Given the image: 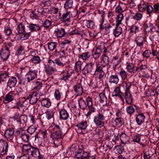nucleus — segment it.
<instances>
[{"label": "nucleus", "mask_w": 159, "mask_h": 159, "mask_svg": "<svg viewBox=\"0 0 159 159\" xmlns=\"http://www.w3.org/2000/svg\"><path fill=\"white\" fill-rule=\"evenodd\" d=\"M54 112L53 111H48L46 112V117L50 120L54 117Z\"/></svg>", "instance_id": "43"}, {"label": "nucleus", "mask_w": 159, "mask_h": 159, "mask_svg": "<svg viewBox=\"0 0 159 159\" xmlns=\"http://www.w3.org/2000/svg\"><path fill=\"white\" fill-rule=\"evenodd\" d=\"M100 98V103L103 106H107V98L105 94L103 93H101L99 94Z\"/></svg>", "instance_id": "23"}, {"label": "nucleus", "mask_w": 159, "mask_h": 159, "mask_svg": "<svg viewBox=\"0 0 159 159\" xmlns=\"http://www.w3.org/2000/svg\"><path fill=\"white\" fill-rule=\"evenodd\" d=\"M31 154L32 156L36 157L39 156L40 152L38 148L36 147L32 146L30 149V152L28 154Z\"/></svg>", "instance_id": "16"}, {"label": "nucleus", "mask_w": 159, "mask_h": 159, "mask_svg": "<svg viewBox=\"0 0 159 159\" xmlns=\"http://www.w3.org/2000/svg\"><path fill=\"white\" fill-rule=\"evenodd\" d=\"M108 75L109 76V80L110 83L116 84L118 83L119 79L117 75H111L109 73H108Z\"/></svg>", "instance_id": "18"}, {"label": "nucleus", "mask_w": 159, "mask_h": 159, "mask_svg": "<svg viewBox=\"0 0 159 159\" xmlns=\"http://www.w3.org/2000/svg\"><path fill=\"white\" fill-rule=\"evenodd\" d=\"M53 62L54 64H56L60 67H68L69 61L66 57H63L55 59Z\"/></svg>", "instance_id": "5"}, {"label": "nucleus", "mask_w": 159, "mask_h": 159, "mask_svg": "<svg viewBox=\"0 0 159 159\" xmlns=\"http://www.w3.org/2000/svg\"><path fill=\"white\" fill-rule=\"evenodd\" d=\"M55 98L57 100H59L61 97V93L58 90H56L54 94Z\"/></svg>", "instance_id": "61"}, {"label": "nucleus", "mask_w": 159, "mask_h": 159, "mask_svg": "<svg viewBox=\"0 0 159 159\" xmlns=\"http://www.w3.org/2000/svg\"><path fill=\"white\" fill-rule=\"evenodd\" d=\"M127 70L129 73L134 72V66L132 63H127L126 66Z\"/></svg>", "instance_id": "34"}, {"label": "nucleus", "mask_w": 159, "mask_h": 159, "mask_svg": "<svg viewBox=\"0 0 159 159\" xmlns=\"http://www.w3.org/2000/svg\"><path fill=\"white\" fill-rule=\"evenodd\" d=\"M101 52V50L100 49L97 48L96 49V51L93 55V58L95 60H97L99 58Z\"/></svg>", "instance_id": "38"}, {"label": "nucleus", "mask_w": 159, "mask_h": 159, "mask_svg": "<svg viewBox=\"0 0 159 159\" xmlns=\"http://www.w3.org/2000/svg\"><path fill=\"white\" fill-rule=\"evenodd\" d=\"M116 126L120 127L124 124L123 119L121 118H116L114 120Z\"/></svg>", "instance_id": "37"}, {"label": "nucleus", "mask_w": 159, "mask_h": 159, "mask_svg": "<svg viewBox=\"0 0 159 159\" xmlns=\"http://www.w3.org/2000/svg\"><path fill=\"white\" fill-rule=\"evenodd\" d=\"M20 136L24 141L27 142L29 141L30 136L27 134L22 133Z\"/></svg>", "instance_id": "45"}, {"label": "nucleus", "mask_w": 159, "mask_h": 159, "mask_svg": "<svg viewBox=\"0 0 159 159\" xmlns=\"http://www.w3.org/2000/svg\"><path fill=\"white\" fill-rule=\"evenodd\" d=\"M55 32H56L58 38H61L64 36L65 34L64 29H61V30H58Z\"/></svg>", "instance_id": "36"}, {"label": "nucleus", "mask_w": 159, "mask_h": 159, "mask_svg": "<svg viewBox=\"0 0 159 159\" xmlns=\"http://www.w3.org/2000/svg\"><path fill=\"white\" fill-rule=\"evenodd\" d=\"M78 103L80 108L82 110H85L88 106L89 111L86 114L87 118H90L95 112L96 108L93 103L92 99L91 98L87 97L85 100L81 98L79 99Z\"/></svg>", "instance_id": "1"}, {"label": "nucleus", "mask_w": 159, "mask_h": 159, "mask_svg": "<svg viewBox=\"0 0 159 159\" xmlns=\"http://www.w3.org/2000/svg\"><path fill=\"white\" fill-rule=\"evenodd\" d=\"M32 146L29 145L25 144L23 146V151L26 153H29L30 152V149Z\"/></svg>", "instance_id": "49"}, {"label": "nucleus", "mask_w": 159, "mask_h": 159, "mask_svg": "<svg viewBox=\"0 0 159 159\" xmlns=\"http://www.w3.org/2000/svg\"><path fill=\"white\" fill-rule=\"evenodd\" d=\"M41 26L38 25L30 23L29 24L28 27L31 32L37 31L39 30Z\"/></svg>", "instance_id": "20"}, {"label": "nucleus", "mask_w": 159, "mask_h": 159, "mask_svg": "<svg viewBox=\"0 0 159 159\" xmlns=\"http://www.w3.org/2000/svg\"><path fill=\"white\" fill-rule=\"evenodd\" d=\"M12 46L13 45L11 43H7L5 47H3V48L10 52L11 50L12 49Z\"/></svg>", "instance_id": "59"}, {"label": "nucleus", "mask_w": 159, "mask_h": 159, "mask_svg": "<svg viewBox=\"0 0 159 159\" xmlns=\"http://www.w3.org/2000/svg\"><path fill=\"white\" fill-rule=\"evenodd\" d=\"M70 11H68L66 13L63 14L61 18V21L64 22L69 21L70 18Z\"/></svg>", "instance_id": "24"}, {"label": "nucleus", "mask_w": 159, "mask_h": 159, "mask_svg": "<svg viewBox=\"0 0 159 159\" xmlns=\"http://www.w3.org/2000/svg\"><path fill=\"white\" fill-rule=\"evenodd\" d=\"M73 2L72 0H68L64 4V7L66 9H68L72 8L73 6Z\"/></svg>", "instance_id": "29"}, {"label": "nucleus", "mask_w": 159, "mask_h": 159, "mask_svg": "<svg viewBox=\"0 0 159 159\" xmlns=\"http://www.w3.org/2000/svg\"><path fill=\"white\" fill-rule=\"evenodd\" d=\"M83 151L82 149L79 148L76 152V157L78 158H81Z\"/></svg>", "instance_id": "47"}, {"label": "nucleus", "mask_w": 159, "mask_h": 159, "mask_svg": "<svg viewBox=\"0 0 159 159\" xmlns=\"http://www.w3.org/2000/svg\"><path fill=\"white\" fill-rule=\"evenodd\" d=\"M36 129V127L33 125H31L29 127L27 131L30 134H32L35 132Z\"/></svg>", "instance_id": "50"}, {"label": "nucleus", "mask_w": 159, "mask_h": 159, "mask_svg": "<svg viewBox=\"0 0 159 159\" xmlns=\"http://www.w3.org/2000/svg\"><path fill=\"white\" fill-rule=\"evenodd\" d=\"M70 76V74L67 71V73L64 74L63 75V77L61 79V80H63L66 81L68 80Z\"/></svg>", "instance_id": "56"}, {"label": "nucleus", "mask_w": 159, "mask_h": 159, "mask_svg": "<svg viewBox=\"0 0 159 159\" xmlns=\"http://www.w3.org/2000/svg\"><path fill=\"white\" fill-rule=\"evenodd\" d=\"M56 53L57 55L59 56L60 57H63L65 55V52L64 50H61L60 51L57 52V50H56Z\"/></svg>", "instance_id": "62"}, {"label": "nucleus", "mask_w": 159, "mask_h": 159, "mask_svg": "<svg viewBox=\"0 0 159 159\" xmlns=\"http://www.w3.org/2000/svg\"><path fill=\"white\" fill-rule=\"evenodd\" d=\"M94 63L90 62L89 64H87L84 67L82 70V73L83 75H86L91 72L93 70V66Z\"/></svg>", "instance_id": "11"}, {"label": "nucleus", "mask_w": 159, "mask_h": 159, "mask_svg": "<svg viewBox=\"0 0 159 159\" xmlns=\"http://www.w3.org/2000/svg\"><path fill=\"white\" fill-rule=\"evenodd\" d=\"M122 29L119 25H116V27L114 30L113 34L115 37H118L122 33Z\"/></svg>", "instance_id": "25"}, {"label": "nucleus", "mask_w": 159, "mask_h": 159, "mask_svg": "<svg viewBox=\"0 0 159 159\" xmlns=\"http://www.w3.org/2000/svg\"><path fill=\"white\" fill-rule=\"evenodd\" d=\"M37 71L36 70L30 71L25 75L27 82L34 79L37 76Z\"/></svg>", "instance_id": "12"}, {"label": "nucleus", "mask_w": 159, "mask_h": 159, "mask_svg": "<svg viewBox=\"0 0 159 159\" xmlns=\"http://www.w3.org/2000/svg\"><path fill=\"white\" fill-rule=\"evenodd\" d=\"M51 133V137L54 139V144L56 147L61 144V139L62 138V129L59 125H55L50 127L48 129Z\"/></svg>", "instance_id": "2"}, {"label": "nucleus", "mask_w": 159, "mask_h": 159, "mask_svg": "<svg viewBox=\"0 0 159 159\" xmlns=\"http://www.w3.org/2000/svg\"><path fill=\"white\" fill-rule=\"evenodd\" d=\"M14 130L13 128H8L5 131V137L9 141L13 142Z\"/></svg>", "instance_id": "6"}, {"label": "nucleus", "mask_w": 159, "mask_h": 159, "mask_svg": "<svg viewBox=\"0 0 159 159\" xmlns=\"http://www.w3.org/2000/svg\"><path fill=\"white\" fill-rule=\"evenodd\" d=\"M4 32L6 35L9 36L12 33V31L10 27L7 26L5 27Z\"/></svg>", "instance_id": "48"}, {"label": "nucleus", "mask_w": 159, "mask_h": 159, "mask_svg": "<svg viewBox=\"0 0 159 159\" xmlns=\"http://www.w3.org/2000/svg\"><path fill=\"white\" fill-rule=\"evenodd\" d=\"M41 93L39 92L33 93L32 94H30L27 99L30 98V102L31 104H34L36 103L38 100L40 98Z\"/></svg>", "instance_id": "8"}, {"label": "nucleus", "mask_w": 159, "mask_h": 159, "mask_svg": "<svg viewBox=\"0 0 159 159\" xmlns=\"http://www.w3.org/2000/svg\"><path fill=\"white\" fill-rule=\"evenodd\" d=\"M42 106L47 108L49 107L51 105V102L49 99L45 98L41 101Z\"/></svg>", "instance_id": "30"}, {"label": "nucleus", "mask_w": 159, "mask_h": 159, "mask_svg": "<svg viewBox=\"0 0 159 159\" xmlns=\"http://www.w3.org/2000/svg\"><path fill=\"white\" fill-rule=\"evenodd\" d=\"M113 93L115 96H119L120 98H123V96H122V93L121 91L120 86L116 87Z\"/></svg>", "instance_id": "28"}, {"label": "nucleus", "mask_w": 159, "mask_h": 159, "mask_svg": "<svg viewBox=\"0 0 159 159\" xmlns=\"http://www.w3.org/2000/svg\"><path fill=\"white\" fill-rule=\"evenodd\" d=\"M8 145L7 142L3 140H0V154L1 155L5 154L7 152Z\"/></svg>", "instance_id": "9"}, {"label": "nucleus", "mask_w": 159, "mask_h": 159, "mask_svg": "<svg viewBox=\"0 0 159 159\" xmlns=\"http://www.w3.org/2000/svg\"><path fill=\"white\" fill-rule=\"evenodd\" d=\"M24 92V89L21 86H18L16 89V96H18L19 94Z\"/></svg>", "instance_id": "58"}, {"label": "nucleus", "mask_w": 159, "mask_h": 159, "mask_svg": "<svg viewBox=\"0 0 159 159\" xmlns=\"http://www.w3.org/2000/svg\"><path fill=\"white\" fill-rule=\"evenodd\" d=\"M44 69L46 73L48 75H51L57 71L53 61L51 59L48 60L47 65L45 66Z\"/></svg>", "instance_id": "4"}, {"label": "nucleus", "mask_w": 159, "mask_h": 159, "mask_svg": "<svg viewBox=\"0 0 159 159\" xmlns=\"http://www.w3.org/2000/svg\"><path fill=\"white\" fill-rule=\"evenodd\" d=\"M86 26L88 28H92L94 26V23L90 20H88L86 23Z\"/></svg>", "instance_id": "53"}, {"label": "nucleus", "mask_w": 159, "mask_h": 159, "mask_svg": "<svg viewBox=\"0 0 159 159\" xmlns=\"http://www.w3.org/2000/svg\"><path fill=\"white\" fill-rule=\"evenodd\" d=\"M126 110L128 113L131 114L135 111V109L132 106H129L126 108Z\"/></svg>", "instance_id": "52"}, {"label": "nucleus", "mask_w": 159, "mask_h": 159, "mask_svg": "<svg viewBox=\"0 0 159 159\" xmlns=\"http://www.w3.org/2000/svg\"><path fill=\"white\" fill-rule=\"evenodd\" d=\"M21 121L24 123H25L27 121V116L25 115H23L20 116V118H19L18 120H17L19 122H21Z\"/></svg>", "instance_id": "51"}, {"label": "nucleus", "mask_w": 159, "mask_h": 159, "mask_svg": "<svg viewBox=\"0 0 159 159\" xmlns=\"http://www.w3.org/2000/svg\"><path fill=\"white\" fill-rule=\"evenodd\" d=\"M16 96V92L15 91H11L6 95L4 101H5L6 102H5L6 103L10 102L14 100Z\"/></svg>", "instance_id": "10"}, {"label": "nucleus", "mask_w": 159, "mask_h": 159, "mask_svg": "<svg viewBox=\"0 0 159 159\" xmlns=\"http://www.w3.org/2000/svg\"><path fill=\"white\" fill-rule=\"evenodd\" d=\"M56 43L54 42H51L48 43V48L51 51L54 49L57 46Z\"/></svg>", "instance_id": "42"}, {"label": "nucleus", "mask_w": 159, "mask_h": 159, "mask_svg": "<svg viewBox=\"0 0 159 159\" xmlns=\"http://www.w3.org/2000/svg\"><path fill=\"white\" fill-rule=\"evenodd\" d=\"M122 96H123V98H120L123 99L124 98H125L126 99V102L128 104H130L132 103L133 98H132L131 94L129 91L125 90V95H124L122 93Z\"/></svg>", "instance_id": "13"}, {"label": "nucleus", "mask_w": 159, "mask_h": 159, "mask_svg": "<svg viewBox=\"0 0 159 159\" xmlns=\"http://www.w3.org/2000/svg\"><path fill=\"white\" fill-rule=\"evenodd\" d=\"M18 34H16L18 35L19 34H22L25 31V26L23 24L20 23L18 25L17 28L16 29Z\"/></svg>", "instance_id": "33"}, {"label": "nucleus", "mask_w": 159, "mask_h": 159, "mask_svg": "<svg viewBox=\"0 0 159 159\" xmlns=\"http://www.w3.org/2000/svg\"><path fill=\"white\" fill-rule=\"evenodd\" d=\"M139 27L135 25H133L130 28V32L136 33L139 31Z\"/></svg>", "instance_id": "46"}, {"label": "nucleus", "mask_w": 159, "mask_h": 159, "mask_svg": "<svg viewBox=\"0 0 159 159\" xmlns=\"http://www.w3.org/2000/svg\"><path fill=\"white\" fill-rule=\"evenodd\" d=\"M87 126V121H83L77 124L76 126L81 130H84L86 128Z\"/></svg>", "instance_id": "31"}, {"label": "nucleus", "mask_w": 159, "mask_h": 159, "mask_svg": "<svg viewBox=\"0 0 159 159\" xmlns=\"http://www.w3.org/2000/svg\"><path fill=\"white\" fill-rule=\"evenodd\" d=\"M145 118V116L143 114H138L136 116V121L138 125H140L144 122Z\"/></svg>", "instance_id": "17"}, {"label": "nucleus", "mask_w": 159, "mask_h": 159, "mask_svg": "<svg viewBox=\"0 0 159 159\" xmlns=\"http://www.w3.org/2000/svg\"><path fill=\"white\" fill-rule=\"evenodd\" d=\"M90 157L89 153L88 152L83 151L81 158L82 159H88Z\"/></svg>", "instance_id": "55"}, {"label": "nucleus", "mask_w": 159, "mask_h": 159, "mask_svg": "<svg viewBox=\"0 0 159 159\" xmlns=\"http://www.w3.org/2000/svg\"><path fill=\"white\" fill-rule=\"evenodd\" d=\"M141 139V136L139 134H136L134 135L133 138V140L134 142L139 143Z\"/></svg>", "instance_id": "63"}, {"label": "nucleus", "mask_w": 159, "mask_h": 159, "mask_svg": "<svg viewBox=\"0 0 159 159\" xmlns=\"http://www.w3.org/2000/svg\"><path fill=\"white\" fill-rule=\"evenodd\" d=\"M17 82V80L16 77H11L8 80L7 85L10 88H12L15 86Z\"/></svg>", "instance_id": "19"}, {"label": "nucleus", "mask_w": 159, "mask_h": 159, "mask_svg": "<svg viewBox=\"0 0 159 159\" xmlns=\"http://www.w3.org/2000/svg\"><path fill=\"white\" fill-rule=\"evenodd\" d=\"M123 17V15L122 13L119 14L118 15L116 19V25H119L121 24V22Z\"/></svg>", "instance_id": "35"}, {"label": "nucleus", "mask_w": 159, "mask_h": 159, "mask_svg": "<svg viewBox=\"0 0 159 159\" xmlns=\"http://www.w3.org/2000/svg\"><path fill=\"white\" fill-rule=\"evenodd\" d=\"M51 24L52 22L50 20L46 19L43 24V26L46 28H48L51 26Z\"/></svg>", "instance_id": "60"}, {"label": "nucleus", "mask_w": 159, "mask_h": 159, "mask_svg": "<svg viewBox=\"0 0 159 159\" xmlns=\"http://www.w3.org/2000/svg\"><path fill=\"white\" fill-rule=\"evenodd\" d=\"M0 57L4 60H6L8 58L10 55L9 51L2 48L0 52Z\"/></svg>", "instance_id": "14"}, {"label": "nucleus", "mask_w": 159, "mask_h": 159, "mask_svg": "<svg viewBox=\"0 0 159 159\" xmlns=\"http://www.w3.org/2000/svg\"><path fill=\"white\" fill-rule=\"evenodd\" d=\"M82 63L80 61H78L76 62L75 66V69L77 72H79L81 70Z\"/></svg>", "instance_id": "39"}, {"label": "nucleus", "mask_w": 159, "mask_h": 159, "mask_svg": "<svg viewBox=\"0 0 159 159\" xmlns=\"http://www.w3.org/2000/svg\"><path fill=\"white\" fill-rule=\"evenodd\" d=\"M151 54V51L148 49H147L143 52V55L144 57L148 58L149 57Z\"/></svg>", "instance_id": "57"}, {"label": "nucleus", "mask_w": 159, "mask_h": 159, "mask_svg": "<svg viewBox=\"0 0 159 159\" xmlns=\"http://www.w3.org/2000/svg\"><path fill=\"white\" fill-rule=\"evenodd\" d=\"M74 91L78 95L81 94L83 92V88L80 83H77L74 87Z\"/></svg>", "instance_id": "21"}, {"label": "nucleus", "mask_w": 159, "mask_h": 159, "mask_svg": "<svg viewBox=\"0 0 159 159\" xmlns=\"http://www.w3.org/2000/svg\"><path fill=\"white\" fill-rule=\"evenodd\" d=\"M9 77V73L6 72H1L0 73V83L1 81L4 82L6 81Z\"/></svg>", "instance_id": "27"}, {"label": "nucleus", "mask_w": 159, "mask_h": 159, "mask_svg": "<svg viewBox=\"0 0 159 159\" xmlns=\"http://www.w3.org/2000/svg\"><path fill=\"white\" fill-rule=\"evenodd\" d=\"M60 118L63 120H66L69 117V113L64 109H61L59 111Z\"/></svg>", "instance_id": "15"}, {"label": "nucleus", "mask_w": 159, "mask_h": 159, "mask_svg": "<svg viewBox=\"0 0 159 159\" xmlns=\"http://www.w3.org/2000/svg\"><path fill=\"white\" fill-rule=\"evenodd\" d=\"M119 75L121 77L122 79L124 80L127 78L128 74L125 70L122 69L120 72Z\"/></svg>", "instance_id": "41"}, {"label": "nucleus", "mask_w": 159, "mask_h": 159, "mask_svg": "<svg viewBox=\"0 0 159 159\" xmlns=\"http://www.w3.org/2000/svg\"><path fill=\"white\" fill-rule=\"evenodd\" d=\"M108 111L106 110L102 109L95 115L93 118V122L98 126H103L104 124V120L108 116Z\"/></svg>", "instance_id": "3"}, {"label": "nucleus", "mask_w": 159, "mask_h": 159, "mask_svg": "<svg viewBox=\"0 0 159 159\" xmlns=\"http://www.w3.org/2000/svg\"><path fill=\"white\" fill-rule=\"evenodd\" d=\"M33 63L34 64H38L41 61V59L38 56L34 57L31 60Z\"/></svg>", "instance_id": "44"}, {"label": "nucleus", "mask_w": 159, "mask_h": 159, "mask_svg": "<svg viewBox=\"0 0 159 159\" xmlns=\"http://www.w3.org/2000/svg\"><path fill=\"white\" fill-rule=\"evenodd\" d=\"M91 56V54L89 52H86L80 55L79 57L81 58L82 59L84 60H87Z\"/></svg>", "instance_id": "40"}, {"label": "nucleus", "mask_w": 159, "mask_h": 159, "mask_svg": "<svg viewBox=\"0 0 159 159\" xmlns=\"http://www.w3.org/2000/svg\"><path fill=\"white\" fill-rule=\"evenodd\" d=\"M102 57V60L101 62L102 64V66L105 67L106 66L109 64L110 59L109 57L106 55V53L103 54Z\"/></svg>", "instance_id": "22"}, {"label": "nucleus", "mask_w": 159, "mask_h": 159, "mask_svg": "<svg viewBox=\"0 0 159 159\" xmlns=\"http://www.w3.org/2000/svg\"><path fill=\"white\" fill-rule=\"evenodd\" d=\"M104 67V66L102 65H97L94 75L99 79L102 78L105 75V73L103 70Z\"/></svg>", "instance_id": "7"}, {"label": "nucleus", "mask_w": 159, "mask_h": 159, "mask_svg": "<svg viewBox=\"0 0 159 159\" xmlns=\"http://www.w3.org/2000/svg\"><path fill=\"white\" fill-rule=\"evenodd\" d=\"M24 107V105L23 103V102H19L16 103L15 105L11 106V108H19V107Z\"/></svg>", "instance_id": "54"}, {"label": "nucleus", "mask_w": 159, "mask_h": 159, "mask_svg": "<svg viewBox=\"0 0 159 159\" xmlns=\"http://www.w3.org/2000/svg\"><path fill=\"white\" fill-rule=\"evenodd\" d=\"M135 41L137 46L140 47V48H142L144 43V39L142 37H138L136 39Z\"/></svg>", "instance_id": "26"}, {"label": "nucleus", "mask_w": 159, "mask_h": 159, "mask_svg": "<svg viewBox=\"0 0 159 159\" xmlns=\"http://www.w3.org/2000/svg\"><path fill=\"white\" fill-rule=\"evenodd\" d=\"M120 139L123 144H126L128 141L129 137L125 133H122L120 135Z\"/></svg>", "instance_id": "32"}, {"label": "nucleus", "mask_w": 159, "mask_h": 159, "mask_svg": "<svg viewBox=\"0 0 159 159\" xmlns=\"http://www.w3.org/2000/svg\"><path fill=\"white\" fill-rule=\"evenodd\" d=\"M147 6L145 4H140L138 5V8L140 11L142 12L146 10L147 8Z\"/></svg>", "instance_id": "64"}]
</instances>
